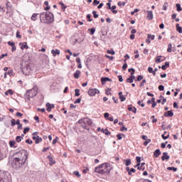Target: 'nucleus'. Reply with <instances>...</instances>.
I'll return each mask as SVG.
<instances>
[{"label": "nucleus", "mask_w": 182, "mask_h": 182, "mask_svg": "<svg viewBox=\"0 0 182 182\" xmlns=\"http://www.w3.org/2000/svg\"><path fill=\"white\" fill-rule=\"evenodd\" d=\"M118 6H124V5H126V2H122V1H119L117 4Z\"/></svg>", "instance_id": "45"}, {"label": "nucleus", "mask_w": 182, "mask_h": 182, "mask_svg": "<svg viewBox=\"0 0 182 182\" xmlns=\"http://www.w3.org/2000/svg\"><path fill=\"white\" fill-rule=\"evenodd\" d=\"M40 15H41V14H39L34 13V14H33V15L31 16V19L33 21H38V17Z\"/></svg>", "instance_id": "14"}, {"label": "nucleus", "mask_w": 182, "mask_h": 182, "mask_svg": "<svg viewBox=\"0 0 182 182\" xmlns=\"http://www.w3.org/2000/svg\"><path fill=\"white\" fill-rule=\"evenodd\" d=\"M105 95H107V96H112V88H107L105 90Z\"/></svg>", "instance_id": "24"}, {"label": "nucleus", "mask_w": 182, "mask_h": 182, "mask_svg": "<svg viewBox=\"0 0 182 182\" xmlns=\"http://www.w3.org/2000/svg\"><path fill=\"white\" fill-rule=\"evenodd\" d=\"M176 10L178 12H181L182 11V8H181V4H176Z\"/></svg>", "instance_id": "27"}, {"label": "nucleus", "mask_w": 182, "mask_h": 182, "mask_svg": "<svg viewBox=\"0 0 182 182\" xmlns=\"http://www.w3.org/2000/svg\"><path fill=\"white\" fill-rule=\"evenodd\" d=\"M99 4H100V1H97V0H94L93 1V5L95 6H96V5H99Z\"/></svg>", "instance_id": "55"}, {"label": "nucleus", "mask_w": 182, "mask_h": 182, "mask_svg": "<svg viewBox=\"0 0 182 182\" xmlns=\"http://www.w3.org/2000/svg\"><path fill=\"white\" fill-rule=\"evenodd\" d=\"M132 173H136V169L132 168L128 172L129 176H132Z\"/></svg>", "instance_id": "37"}, {"label": "nucleus", "mask_w": 182, "mask_h": 182, "mask_svg": "<svg viewBox=\"0 0 182 182\" xmlns=\"http://www.w3.org/2000/svg\"><path fill=\"white\" fill-rule=\"evenodd\" d=\"M9 146H10V147H14V146H15V141H9Z\"/></svg>", "instance_id": "53"}, {"label": "nucleus", "mask_w": 182, "mask_h": 182, "mask_svg": "<svg viewBox=\"0 0 182 182\" xmlns=\"http://www.w3.org/2000/svg\"><path fill=\"white\" fill-rule=\"evenodd\" d=\"M164 116L165 117H173V116H174V113L171 111H168L164 113Z\"/></svg>", "instance_id": "16"}, {"label": "nucleus", "mask_w": 182, "mask_h": 182, "mask_svg": "<svg viewBox=\"0 0 182 182\" xmlns=\"http://www.w3.org/2000/svg\"><path fill=\"white\" fill-rule=\"evenodd\" d=\"M107 53H108L109 55H115L116 53L113 50H107Z\"/></svg>", "instance_id": "35"}, {"label": "nucleus", "mask_w": 182, "mask_h": 182, "mask_svg": "<svg viewBox=\"0 0 182 182\" xmlns=\"http://www.w3.org/2000/svg\"><path fill=\"white\" fill-rule=\"evenodd\" d=\"M122 136H124V134H119L117 135L118 140H122V139H123V137H122Z\"/></svg>", "instance_id": "49"}, {"label": "nucleus", "mask_w": 182, "mask_h": 182, "mask_svg": "<svg viewBox=\"0 0 182 182\" xmlns=\"http://www.w3.org/2000/svg\"><path fill=\"white\" fill-rule=\"evenodd\" d=\"M58 140H59V137L56 136L55 139L53 140V144H55L58 143Z\"/></svg>", "instance_id": "50"}, {"label": "nucleus", "mask_w": 182, "mask_h": 182, "mask_svg": "<svg viewBox=\"0 0 182 182\" xmlns=\"http://www.w3.org/2000/svg\"><path fill=\"white\" fill-rule=\"evenodd\" d=\"M146 14H147L146 19H148L149 21H151V19H153V18H154V16H153V11H147Z\"/></svg>", "instance_id": "11"}, {"label": "nucleus", "mask_w": 182, "mask_h": 182, "mask_svg": "<svg viewBox=\"0 0 182 182\" xmlns=\"http://www.w3.org/2000/svg\"><path fill=\"white\" fill-rule=\"evenodd\" d=\"M51 53H52L53 56L55 57V56H56V55H60V50H59L58 49L52 50Z\"/></svg>", "instance_id": "19"}, {"label": "nucleus", "mask_w": 182, "mask_h": 182, "mask_svg": "<svg viewBox=\"0 0 182 182\" xmlns=\"http://www.w3.org/2000/svg\"><path fill=\"white\" fill-rule=\"evenodd\" d=\"M151 141V139H146V141L144 142V146H147V144H149V143H150Z\"/></svg>", "instance_id": "48"}, {"label": "nucleus", "mask_w": 182, "mask_h": 182, "mask_svg": "<svg viewBox=\"0 0 182 182\" xmlns=\"http://www.w3.org/2000/svg\"><path fill=\"white\" fill-rule=\"evenodd\" d=\"M37 112H41V113H45L46 109H45V108H42V109L38 108Z\"/></svg>", "instance_id": "51"}, {"label": "nucleus", "mask_w": 182, "mask_h": 182, "mask_svg": "<svg viewBox=\"0 0 182 182\" xmlns=\"http://www.w3.org/2000/svg\"><path fill=\"white\" fill-rule=\"evenodd\" d=\"M19 46H21V49L23 50V49H28L29 46L26 45V43H20Z\"/></svg>", "instance_id": "15"}, {"label": "nucleus", "mask_w": 182, "mask_h": 182, "mask_svg": "<svg viewBox=\"0 0 182 182\" xmlns=\"http://www.w3.org/2000/svg\"><path fill=\"white\" fill-rule=\"evenodd\" d=\"M128 110L129 112H132L133 113H136L137 112V109H136V107H133L132 105H130L129 107H128Z\"/></svg>", "instance_id": "22"}, {"label": "nucleus", "mask_w": 182, "mask_h": 182, "mask_svg": "<svg viewBox=\"0 0 182 182\" xmlns=\"http://www.w3.org/2000/svg\"><path fill=\"white\" fill-rule=\"evenodd\" d=\"M111 9H112V14H117V10H114V9H116V6H112L111 7Z\"/></svg>", "instance_id": "31"}, {"label": "nucleus", "mask_w": 182, "mask_h": 182, "mask_svg": "<svg viewBox=\"0 0 182 182\" xmlns=\"http://www.w3.org/2000/svg\"><path fill=\"white\" fill-rule=\"evenodd\" d=\"M11 126H15L16 124V120L15 119H12L11 120Z\"/></svg>", "instance_id": "47"}, {"label": "nucleus", "mask_w": 182, "mask_h": 182, "mask_svg": "<svg viewBox=\"0 0 182 182\" xmlns=\"http://www.w3.org/2000/svg\"><path fill=\"white\" fill-rule=\"evenodd\" d=\"M16 38H18V39H21L22 38V36L21 35V32L20 31H17L16 34Z\"/></svg>", "instance_id": "40"}, {"label": "nucleus", "mask_w": 182, "mask_h": 182, "mask_svg": "<svg viewBox=\"0 0 182 182\" xmlns=\"http://www.w3.org/2000/svg\"><path fill=\"white\" fill-rule=\"evenodd\" d=\"M176 31L177 32H178L179 33H182V27L180 26L179 23L176 24Z\"/></svg>", "instance_id": "26"}, {"label": "nucleus", "mask_w": 182, "mask_h": 182, "mask_svg": "<svg viewBox=\"0 0 182 182\" xmlns=\"http://www.w3.org/2000/svg\"><path fill=\"white\" fill-rule=\"evenodd\" d=\"M55 21V16H53V14L46 11L42 12L40 14V22L41 23H47L48 25L52 23Z\"/></svg>", "instance_id": "1"}, {"label": "nucleus", "mask_w": 182, "mask_h": 182, "mask_svg": "<svg viewBox=\"0 0 182 182\" xmlns=\"http://www.w3.org/2000/svg\"><path fill=\"white\" fill-rule=\"evenodd\" d=\"M137 104L139 106H141L142 107H144V106H145L144 103H141V101H138Z\"/></svg>", "instance_id": "62"}, {"label": "nucleus", "mask_w": 182, "mask_h": 182, "mask_svg": "<svg viewBox=\"0 0 182 182\" xmlns=\"http://www.w3.org/2000/svg\"><path fill=\"white\" fill-rule=\"evenodd\" d=\"M24 165V162H22L21 161H19V159H16V158L13 156V159L11 161V167H13V168H15V170H19L20 168H22Z\"/></svg>", "instance_id": "5"}, {"label": "nucleus", "mask_w": 182, "mask_h": 182, "mask_svg": "<svg viewBox=\"0 0 182 182\" xmlns=\"http://www.w3.org/2000/svg\"><path fill=\"white\" fill-rule=\"evenodd\" d=\"M146 82V80H143L142 82L139 84L140 87H143Z\"/></svg>", "instance_id": "52"}, {"label": "nucleus", "mask_w": 182, "mask_h": 182, "mask_svg": "<svg viewBox=\"0 0 182 182\" xmlns=\"http://www.w3.org/2000/svg\"><path fill=\"white\" fill-rule=\"evenodd\" d=\"M33 140L35 141V144H39V143H41L42 141V138L41 137H39V136H33L32 137Z\"/></svg>", "instance_id": "8"}, {"label": "nucleus", "mask_w": 182, "mask_h": 182, "mask_svg": "<svg viewBox=\"0 0 182 182\" xmlns=\"http://www.w3.org/2000/svg\"><path fill=\"white\" fill-rule=\"evenodd\" d=\"M13 157L21 161V163H26L28 159V152L26 150H21L20 151L14 154Z\"/></svg>", "instance_id": "3"}, {"label": "nucleus", "mask_w": 182, "mask_h": 182, "mask_svg": "<svg viewBox=\"0 0 182 182\" xmlns=\"http://www.w3.org/2000/svg\"><path fill=\"white\" fill-rule=\"evenodd\" d=\"M73 174L76 176V177H77V178H79V177H80V173H79V171H74L73 172Z\"/></svg>", "instance_id": "38"}, {"label": "nucleus", "mask_w": 182, "mask_h": 182, "mask_svg": "<svg viewBox=\"0 0 182 182\" xmlns=\"http://www.w3.org/2000/svg\"><path fill=\"white\" fill-rule=\"evenodd\" d=\"M16 116H17V117H22V116H23V114L21 112H16Z\"/></svg>", "instance_id": "60"}, {"label": "nucleus", "mask_w": 182, "mask_h": 182, "mask_svg": "<svg viewBox=\"0 0 182 182\" xmlns=\"http://www.w3.org/2000/svg\"><path fill=\"white\" fill-rule=\"evenodd\" d=\"M173 48V46L171 45V43H169L168 45V48H167V52H168V53H171L172 52V49Z\"/></svg>", "instance_id": "28"}, {"label": "nucleus", "mask_w": 182, "mask_h": 182, "mask_svg": "<svg viewBox=\"0 0 182 182\" xmlns=\"http://www.w3.org/2000/svg\"><path fill=\"white\" fill-rule=\"evenodd\" d=\"M101 82L103 85V83H105V82H110V78L106 77H102L101 78Z\"/></svg>", "instance_id": "25"}, {"label": "nucleus", "mask_w": 182, "mask_h": 182, "mask_svg": "<svg viewBox=\"0 0 182 182\" xmlns=\"http://www.w3.org/2000/svg\"><path fill=\"white\" fill-rule=\"evenodd\" d=\"M26 143H27V144H32V143H33V141L31 139H26Z\"/></svg>", "instance_id": "59"}, {"label": "nucleus", "mask_w": 182, "mask_h": 182, "mask_svg": "<svg viewBox=\"0 0 182 182\" xmlns=\"http://www.w3.org/2000/svg\"><path fill=\"white\" fill-rule=\"evenodd\" d=\"M128 72H131V76H129V77L132 78V80L134 81V79H136V76L134 75V72H136L134 68H129L128 70Z\"/></svg>", "instance_id": "10"}, {"label": "nucleus", "mask_w": 182, "mask_h": 182, "mask_svg": "<svg viewBox=\"0 0 182 182\" xmlns=\"http://www.w3.org/2000/svg\"><path fill=\"white\" fill-rule=\"evenodd\" d=\"M167 6H168V4L164 3L162 8L163 11H167Z\"/></svg>", "instance_id": "39"}, {"label": "nucleus", "mask_w": 182, "mask_h": 182, "mask_svg": "<svg viewBox=\"0 0 182 182\" xmlns=\"http://www.w3.org/2000/svg\"><path fill=\"white\" fill-rule=\"evenodd\" d=\"M75 96H76V97L80 96V90H79V89H75Z\"/></svg>", "instance_id": "32"}, {"label": "nucleus", "mask_w": 182, "mask_h": 182, "mask_svg": "<svg viewBox=\"0 0 182 182\" xmlns=\"http://www.w3.org/2000/svg\"><path fill=\"white\" fill-rule=\"evenodd\" d=\"M170 159V156H168V154L167 152H164L163 156H161L162 161H164V160H168Z\"/></svg>", "instance_id": "12"}, {"label": "nucleus", "mask_w": 182, "mask_h": 182, "mask_svg": "<svg viewBox=\"0 0 182 182\" xmlns=\"http://www.w3.org/2000/svg\"><path fill=\"white\" fill-rule=\"evenodd\" d=\"M167 170H173V171H177V168L174 167H168Z\"/></svg>", "instance_id": "56"}, {"label": "nucleus", "mask_w": 182, "mask_h": 182, "mask_svg": "<svg viewBox=\"0 0 182 182\" xmlns=\"http://www.w3.org/2000/svg\"><path fill=\"white\" fill-rule=\"evenodd\" d=\"M104 132V134H106V136H110V134H112V133L107 129H105Z\"/></svg>", "instance_id": "34"}, {"label": "nucleus", "mask_w": 182, "mask_h": 182, "mask_svg": "<svg viewBox=\"0 0 182 182\" xmlns=\"http://www.w3.org/2000/svg\"><path fill=\"white\" fill-rule=\"evenodd\" d=\"M125 162V166H130V164H132V161L130 159H127Z\"/></svg>", "instance_id": "41"}, {"label": "nucleus", "mask_w": 182, "mask_h": 182, "mask_svg": "<svg viewBox=\"0 0 182 182\" xmlns=\"http://www.w3.org/2000/svg\"><path fill=\"white\" fill-rule=\"evenodd\" d=\"M29 130H31V128H29V127H26V128H24V129H23V134H26V133H28V132H29Z\"/></svg>", "instance_id": "43"}, {"label": "nucleus", "mask_w": 182, "mask_h": 182, "mask_svg": "<svg viewBox=\"0 0 182 182\" xmlns=\"http://www.w3.org/2000/svg\"><path fill=\"white\" fill-rule=\"evenodd\" d=\"M147 38H148V39H151V41H154L155 36H154V35L148 34Z\"/></svg>", "instance_id": "36"}, {"label": "nucleus", "mask_w": 182, "mask_h": 182, "mask_svg": "<svg viewBox=\"0 0 182 182\" xmlns=\"http://www.w3.org/2000/svg\"><path fill=\"white\" fill-rule=\"evenodd\" d=\"M158 89L160 91H163V90H164V85H159Z\"/></svg>", "instance_id": "61"}, {"label": "nucleus", "mask_w": 182, "mask_h": 182, "mask_svg": "<svg viewBox=\"0 0 182 182\" xmlns=\"http://www.w3.org/2000/svg\"><path fill=\"white\" fill-rule=\"evenodd\" d=\"M58 4H59V5L61 6L62 11L63 12H65V11H66V8H67L66 5H65V4H63V1H60Z\"/></svg>", "instance_id": "21"}, {"label": "nucleus", "mask_w": 182, "mask_h": 182, "mask_svg": "<svg viewBox=\"0 0 182 182\" xmlns=\"http://www.w3.org/2000/svg\"><path fill=\"white\" fill-rule=\"evenodd\" d=\"M165 60H166V58H164L161 55H159L157 57L156 62V63H160L161 62H164Z\"/></svg>", "instance_id": "13"}, {"label": "nucleus", "mask_w": 182, "mask_h": 182, "mask_svg": "<svg viewBox=\"0 0 182 182\" xmlns=\"http://www.w3.org/2000/svg\"><path fill=\"white\" fill-rule=\"evenodd\" d=\"M151 119H152V123H157V119L154 117V115H153Z\"/></svg>", "instance_id": "54"}, {"label": "nucleus", "mask_w": 182, "mask_h": 182, "mask_svg": "<svg viewBox=\"0 0 182 182\" xmlns=\"http://www.w3.org/2000/svg\"><path fill=\"white\" fill-rule=\"evenodd\" d=\"M95 172L98 174H110V170H109V164L104 163L95 168Z\"/></svg>", "instance_id": "2"}, {"label": "nucleus", "mask_w": 182, "mask_h": 182, "mask_svg": "<svg viewBox=\"0 0 182 182\" xmlns=\"http://www.w3.org/2000/svg\"><path fill=\"white\" fill-rule=\"evenodd\" d=\"M92 15H93L95 19L99 18V15L97 14V12L96 11H92Z\"/></svg>", "instance_id": "33"}, {"label": "nucleus", "mask_w": 182, "mask_h": 182, "mask_svg": "<svg viewBox=\"0 0 182 182\" xmlns=\"http://www.w3.org/2000/svg\"><path fill=\"white\" fill-rule=\"evenodd\" d=\"M143 79H144L143 75H139V76L137 77V78H136V80H137L138 82H140V80H143Z\"/></svg>", "instance_id": "46"}, {"label": "nucleus", "mask_w": 182, "mask_h": 182, "mask_svg": "<svg viewBox=\"0 0 182 182\" xmlns=\"http://www.w3.org/2000/svg\"><path fill=\"white\" fill-rule=\"evenodd\" d=\"M92 18V15L87 14V18H88V19H87V22H92V21H93V19H92V18Z\"/></svg>", "instance_id": "42"}, {"label": "nucleus", "mask_w": 182, "mask_h": 182, "mask_svg": "<svg viewBox=\"0 0 182 182\" xmlns=\"http://www.w3.org/2000/svg\"><path fill=\"white\" fill-rule=\"evenodd\" d=\"M127 69V63H124L122 66V70H126Z\"/></svg>", "instance_id": "64"}, {"label": "nucleus", "mask_w": 182, "mask_h": 182, "mask_svg": "<svg viewBox=\"0 0 182 182\" xmlns=\"http://www.w3.org/2000/svg\"><path fill=\"white\" fill-rule=\"evenodd\" d=\"M46 106L47 107L46 109L47 112H52V109L55 108V105L49 102H48Z\"/></svg>", "instance_id": "9"}, {"label": "nucleus", "mask_w": 182, "mask_h": 182, "mask_svg": "<svg viewBox=\"0 0 182 182\" xmlns=\"http://www.w3.org/2000/svg\"><path fill=\"white\" fill-rule=\"evenodd\" d=\"M78 123L81 124L82 129H85V130H90V126H92V119L89 118H84L82 119H80Z\"/></svg>", "instance_id": "4"}, {"label": "nucleus", "mask_w": 182, "mask_h": 182, "mask_svg": "<svg viewBox=\"0 0 182 182\" xmlns=\"http://www.w3.org/2000/svg\"><path fill=\"white\" fill-rule=\"evenodd\" d=\"M23 139V136H17L16 138V141H17V143H21V141H22Z\"/></svg>", "instance_id": "29"}, {"label": "nucleus", "mask_w": 182, "mask_h": 182, "mask_svg": "<svg viewBox=\"0 0 182 182\" xmlns=\"http://www.w3.org/2000/svg\"><path fill=\"white\" fill-rule=\"evenodd\" d=\"M38 92H36V90H35L34 88L28 90L25 95V100H26L27 102H29V100H31V98L34 97V96Z\"/></svg>", "instance_id": "6"}, {"label": "nucleus", "mask_w": 182, "mask_h": 182, "mask_svg": "<svg viewBox=\"0 0 182 182\" xmlns=\"http://www.w3.org/2000/svg\"><path fill=\"white\" fill-rule=\"evenodd\" d=\"M127 83H133V80H132V78L130 77H129L127 79Z\"/></svg>", "instance_id": "58"}, {"label": "nucleus", "mask_w": 182, "mask_h": 182, "mask_svg": "<svg viewBox=\"0 0 182 182\" xmlns=\"http://www.w3.org/2000/svg\"><path fill=\"white\" fill-rule=\"evenodd\" d=\"M89 31H90V35H95V32H96V29H95V28L89 29Z\"/></svg>", "instance_id": "44"}, {"label": "nucleus", "mask_w": 182, "mask_h": 182, "mask_svg": "<svg viewBox=\"0 0 182 182\" xmlns=\"http://www.w3.org/2000/svg\"><path fill=\"white\" fill-rule=\"evenodd\" d=\"M8 95H14V91L12 90H8L6 92H5V95L8 96Z\"/></svg>", "instance_id": "30"}, {"label": "nucleus", "mask_w": 182, "mask_h": 182, "mask_svg": "<svg viewBox=\"0 0 182 182\" xmlns=\"http://www.w3.org/2000/svg\"><path fill=\"white\" fill-rule=\"evenodd\" d=\"M89 96H96V95H99L100 93V91L96 88H91L87 92Z\"/></svg>", "instance_id": "7"}, {"label": "nucleus", "mask_w": 182, "mask_h": 182, "mask_svg": "<svg viewBox=\"0 0 182 182\" xmlns=\"http://www.w3.org/2000/svg\"><path fill=\"white\" fill-rule=\"evenodd\" d=\"M48 160L50 161V166H53V164H56V161L53 160V158L50 156H48Z\"/></svg>", "instance_id": "20"}, {"label": "nucleus", "mask_w": 182, "mask_h": 182, "mask_svg": "<svg viewBox=\"0 0 182 182\" xmlns=\"http://www.w3.org/2000/svg\"><path fill=\"white\" fill-rule=\"evenodd\" d=\"M81 73H82V72H80V70H77L73 75L75 79H78L79 76H80Z\"/></svg>", "instance_id": "17"}, {"label": "nucleus", "mask_w": 182, "mask_h": 182, "mask_svg": "<svg viewBox=\"0 0 182 182\" xmlns=\"http://www.w3.org/2000/svg\"><path fill=\"white\" fill-rule=\"evenodd\" d=\"M168 137H170V134H167V132H164V134H162V139H164V140H167Z\"/></svg>", "instance_id": "23"}, {"label": "nucleus", "mask_w": 182, "mask_h": 182, "mask_svg": "<svg viewBox=\"0 0 182 182\" xmlns=\"http://www.w3.org/2000/svg\"><path fill=\"white\" fill-rule=\"evenodd\" d=\"M119 99L121 102H124V100H126V97L124 95H120Z\"/></svg>", "instance_id": "57"}, {"label": "nucleus", "mask_w": 182, "mask_h": 182, "mask_svg": "<svg viewBox=\"0 0 182 182\" xmlns=\"http://www.w3.org/2000/svg\"><path fill=\"white\" fill-rule=\"evenodd\" d=\"M81 100H81L80 98H77V99L74 102L75 105H76V104H77V103H80Z\"/></svg>", "instance_id": "63"}, {"label": "nucleus", "mask_w": 182, "mask_h": 182, "mask_svg": "<svg viewBox=\"0 0 182 182\" xmlns=\"http://www.w3.org/2000/svg\"><path fill=\"white\" fill-rule=\"evenodd\" d=\"M161 154V151H160V149H156V150H155V151L154 152V157H156V159H157L158 157H159Z\"/></svg>", "instance_id": "18"}]
</instances>
